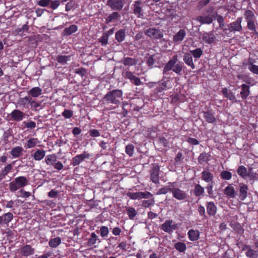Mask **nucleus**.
I'll return each instance as SVG.
<instances>
[{
	"mask_svg": "<svg viewBox=\"0 0 258 258\" xmlns=\"http://www.w3.org/2000/svg\"><path fill=\"white\" fill-rule=\"evenodd\" d=\"M126 195L132 200H140L142 199H150L148 200H144L141 204L142 207L148 208L150 206H153L155 204V200L153 197V195L149 191H140L136 192H128Z\"/></svg>",
	"mask_w": 258,
	"mask_h": 258,
	"instance_id": "f257e3e1",
	"label": "nucleus"
},
{
	"mask_svg": "<svg viewBox=\"0 0 258 258\" xmlns=\"http://www.w3.org/2000/svg\"><path fill=\"white\" fill-rule=\"evenodd\" d=\"M177 224L172 220H168L161 225V229L168 233H172L177 228Z\"/></svg>",
	"mask_w": 258,
	"mask_h": 258,
	"instance_id": "6e6552de",
	"label": "nucleus"
},
{
	"mask_svg": "<svg viewBox=\"0 0 258 258\" xmlns=\"http://www.w3.org/2000/svg\"><path fill=\"white\" fill-rule=\"evenodd\" d=\"M203 40L206 43L211 44L215 39V36L213 34L210 33H204L202 36Z\"/></svg>",
	"mask_w": 258,
	"mask_h": 258,
	"instance_id": "2f4dec72",
	"label": "nucleus"
},
{
	"mask_svg": "<svg viewBox=\"0 0 258 258\" xmlns=\"http://www.w3.org/2000/svg\"><path fill=\"white\" fill-rule=\"evenodd\" d=\"M127 214L130 219H133L137 215V212L135 208L128 207L126 208Z\"/></svg>",
	"mask_w": 258,
	"mask_h": 258,
	"instance_id": "a18cd8bd",
	"label": "nucleus"
},
{
	"mask_svg": "<svg viewBox=\"0 0 258 258\" xmlns=\"http://www.w3.org/2000/svg\"><path fill=\"white\" fill-rule=\"evenodd\" d=\"M123 76L128 79L130 81L136 86H140L142 84V82L140 78L135 76L133 73L130 71H125L123 73Z\"/></svg>",
	"mask_w": 258,
	"mask_h": 258,
	"instance_id": "f8f14e48",
	"label": "nucleus"
},
{
	"mask_svg": "<svg viewBox=\"0 0 258 258\" xmlns=\"http://www.w3.org/2000/svg\"><path fill=\"white\" fill-rule=\"evenodd\" d=\"M198 211L201 216H203L205 218H206V215L205 214V209L203 206L200 205L198 208Z\"/></svg>",
	"mask_w": 258,
	"mask_h": 258,
	"instance_id": "69168bd1",
	"label": "nucleus"
},
{
	"mask_svg": "<svg viewBox=\"0 0 258 258\" xmlns=\"http://www.w3.org/2000/svg\"><path fill=\"white\" fill-rule=\"evenodd\" d=\"M224 194L231 198H234L236 196L235 190L232 184H229L224 189Z\"/></svg>",
	"mask_w": 258,
	"mask_h": 258,
	"instance_id": "a878e982",
	"label": "nucleus"
},
{
	"mask_svg": "<svg viewBox=\"0 0 258 258\" xmlns=\"http://www.w3.org/2000/svg\"><path fill=\"white\" fill-rule=\"evenodd\" d=\"M29 27L27 25H24L22 27L19 28L15 30V33L17 35H21L23 34L24 32L28 31Z\"/></svg>",
	"mask_w": 258,
	"mask_h": 258,
	"instance_id": "09e8293b",
	"label": "nucleus"
},
{
	"mask_svg": "<svg viewBox=\"0 0 258 258\" xmlns=\"http://www.w3.org/2000/svg\"><path fill=\"white\" fill-rule=\"evenodd\" d=\"M222 179L224 180H230L232 177V173L228 171H223L220 173Z\"/></svg>",
	"mask_w": 258,
	"mask_h": 258,
	"instance_id": "49530a36",
	"label": "nucleus"
},
{
	"mask_svg": "<svg viewBox=\"0 0 258 258\" xmlns=\"http://www.w3.org/2000/svg\"><path fill=\"white\" fill-rule=\"evenodd\" d=\"M106 4L113 10L120 11L123 7V0H108Z\"/></svg>",
	"mask_w": 258,
	"mask_h": 258,
	"instance_id": "9d476101",
	"label": "nucleus"
},
{
	"mask_svg": "<svg viewBox=\"0 0 258 258\" xmlns=\"http://www.w3.org/2000/svg\"><path fill=\"white\" fill-rule=\"evenodd\" d=\"M89 133L90 136L92 137H97L100 136L99 132L95 129L90 130Z\"/></svg>",
	"mask_w": 258,
	"mask_h": 258,
	"instance_id": "e2e57ef3",
	"label": "nucleus"
},
{
	"mask_svg": "<svg viewBox=\"0 0 258 258\" xmlns=\"http://www.w3.org/2000/svg\"><path fill=\"white\" fill-rule=\"evenodd\" d=\"M23 124L28 128L33 129L36 127V123L34 121H30L29 122L24 121Z\"/></svg>",
	"mask_w": 258,
	"mask_h": 258,
	"instance_id": "052dcab7",
	"label": "nucleus"
},
{
	"mask_svg": "<svg viewBox=\"0 0 258 258\" xmlns=\"http://www.w3.org/2000/svg\"><path fill=\"white\" fill-rule=\"evenodd\" d=\"M185 35L186 32L184 30H179V31L173 36V42H177L182 41L185 37Z\"/></svg>",
	"mask_w": 258,
	"mask_h": 258,
	"instance_id": "bb28decb",
	"label": "nucleus"
},
{
	"mask_svg": "<svg viewBox=\"0 0 258 258\" xmlns=\"http://www.w3.org/2000/svg\"><path fill=\"white\" fill-rule=\"evenodd\" d=\"M125 152L130 156H132L134 152V146L132 144L127 145L125 148Z\"/></svg>",
	"mask_w": 258,
	"mask_h": 258,
	"instance_id": "3c124183",
	"label": "nucleus"
},
{
	"mask_svg": "<svg viewBox=\"0 0 258 258\" xmlns=\"http://www.w3.org/2000/svg\"><path fill=\"white\" fill-rule=\"evenodd\" d=\"M245 255L249 258H258V250L249 248L245 252Z\"/></svg>",
	"mask_w": 258,
	"mask_h": 258,
	"instance_id": "37998d69",
	"label": "nucleus"
},
{
	"mask_svg": "<svg viewBox=\"0 0 258 258\" xmlns=\"http://www.w3.org/2000/svg\"><path fill=\"white\" fill-rule=\"evenodd\" d=\"M97 236L95 233H92L90 238L88 240V245L89 246L93 245L96 242Z\"/></svg>",
	"mask_w": 258,
	"mask_h": 258,
	"instance_id": "8fccbe9b",
	"label": "nucleus"
},
{
	"mask_svg": "<svg viewBox=\"0 0 258 258\" xmlns=\"http://www.w3.org/2000/svg\"><path fill=\"white\" fill-rule=\"evenodd\" d=\"M242 18L241 17H238L236 20L227 25L228 30L233 33L236 32H241L242 30L241 26V22Z\"/></svg>",
	"mask_w": 258,
	"mask_h": 258,
	"instance_id": "1a4fd4ad",
	"label": "nucleus"
},
{
	"mask_svg": "<svg viewBox=\"0 0 258 258\" xmlns=\"http://www.w3.org/2000/svg\"><path fill=\"white\" fill-rule=\"evenodd\" d=\"M248 68L249 70H250L253 73L258 75V66H257L250 63L248 65Z\"/></svg>",
	"mask_w": 258,
	"mask_h": 258,
	"instance_id": "bf43d9fd",
	"label": "nucleus"
},
{
	"mask_svg": "<svg viewBox=\"0 0 258 258\" xmlns=\"http://www.w3.org/2000/svg\"><path fill=\"white\" fill-rule=\"evenodd\" d=\"M209 0H201L200 1L198 6V9L201 10L205 6L207 5L209 3Z\"/></svg>",
	"mask_w": 258,
	"mask_h": 258,
	"instance_id": "680f3d73",
	"label": "nucleus"
},
{
	"mask_svg": "<svg viewBox=\"0 0 258 258\" xmlns=\"http://www.w3.org/2000/svg\"><path fill=\"white\" fill-rule=\"evenodd\" d=\"M123 92L121 90L114 89L108 92L103 97L104 103L112 104L118 106L122 100Z\"/></svg>",
	"mask_w": 258,
	"mask_h": 258,
	"instance_id": "f03ea898",
	"label": "nucleus"
},
{
	"mask_svg": "<svg viewBox=\"0 0 258 258\" xmlns=\"http://www.w3.org/2000/svg\"><path fill=\"white\" fill-rule=\"evenodd\" d=\"M212 183H212V182H209L206 187V189L207 190L208 194L210 196H211L212 195H213V186Z\"/></svg>",
	"mask_w": 258,
	"mask_h": 258,
	"instance_id": "774afa93",
	"label": "nucleus"
},
{
	"mask_svg": "<svg viewBox=\"0 0 258 258\" xmlns=\"http://www.w3.org/2000/svg\"><path fill=\"white\" fill-rule=\"evenodd\" d=\"M144 7L143 3L140 1H137L134 2V4L132 5V10L133 11V13L136 15L138 18H144L145 17V13L144 12V10L143 9V7Z\"/></svg>",
	"mask_w": 258,
	"mask_h": 258,
	"instance_id": "39448f33",
	"label": "nucleus"
},
{
	"mask_svg": "<svg viewBox=\"0 0 258 258\" xmlns=\"http://www.w3.org/2000/svg\"><path fill=\"white\" fill-rule=\"evenodd\" d=\"M194 194L196 197L203 196L204 194V188L200 184H197L194 188Z\"/></svg>",
	"mask_w": 258,
	"mask_h": 258,
	"instance_id": "c9c22d12",
	"label": "nucleus"
},
{
	"mask_svg": "<svg viewBox=\"0 0 258 258\" xmlns=\"http://www.w3.org/2000/svg\"><path fill=\"white\" fill-rule=\"evenodd\" d=\"M177 55H175L165 64L163 70L164 74H167L168 72L172 71L178 75H181L184 64L181 62H177Z\"/></svg>",
	"mask_w": 258,
	"mask_h": 258,
	"instance_id": "7ed1b4c3",
	"label": "nucleus"
},
{
	"mask_svg": "<svg viewBox=\"0 0 258 258\" xmlns=\"http://www.w3.org/2000/svg\"><path fill=\"white\" fill-rule=\"evenodd\" d=\"M78 30V27L76 25H72L69 27L66 28L63 31L64 35L69 36L76 32Z\"/></svg>",
	"mask_w": 258,
	"mask_h": 258,
	"instance_id": "72a5a7b5",
	"label": "nucleus"
},
{
	"mask_svg": "<svg viewBox=\"0 0 258 258\" xmlns=\"http://www.w3.org/2000/svg\"><path fill=\"white\" fill-rule=\"evenodd\" d=\"M56 160V158L54 154L48 155L45 158V162L48 165H53Z\"/></svg>",
	"mask_w": 258,
	"mask_h": 258,
	"instance_id": "ea45409f",
	"label": "nucleus"
},
{
	"mask_svg": "<svg viewBox=\"0 0 258 258\" xmlns=\"http://www.w3.org/2000/svg\"><path fill=\"white\" fill-rule=\"evenodd\" d=\"M42 91V89L39 87H33L28 91V94L32 97H38L41 95Z\"/></svg>",
	"mask_w": 258,
	"mask_h": 258,
	"instance_id": "c756f323",
	"label": "nucleus"
},
{
	"mask_svg": "<svg viewBox=\"0 0 258 258\" xmlns=\"http://www.w3.org/2000/svg\"><path fill=\"white\" fill-rule=\"evenodd\" d=\"M239 198L241 201L244 200L247 196L248 187L247 186L243 183H240L239 185Z\"/></svg>",
	"mask_w": 258,
	"mask_h": 258,
	"instance_id": "dca6fc26",
	"label": "nucleus"
},
{
	"mask_svg": "<svg viewBox=\"0 0 258 258\" xmlns=\"http://www.w3.org/2000/svg\"><path fill=\"white\" fill-rule=\"evenodd\" d=\"M171 193L173 197L179 201H185L188 197L186 191H183L178 187H176L175 185L172 187Z\"/></svg>",
	"mask_w": 258,
	"mask_h": 258,
	"instance_id": "423d86ee",
	"label": "nucleus"
},
{
	"mask_svg": "<svg viewBox=\"0 0 258 258\" xmlns=\"http://www.w3.org/2000/svg\"><path fill=\"white\" fill-rule=\"evenodd\" d=\"M45 151L42 149H37L32 155L34 159L36 161H40L45 157Z\"/></svg>",
	"mask_w": 258,
	"mask_h": 258,
	"instance_id": "393cba45",
	"label": "nucleus"
},
{
	"mask_svg": "<svg viewBox=\"0 0 258 258\" xmlns=\"http://www.w3.org/2000/svg\"><path fill=\"white\" fill-rule=\"evenodd\" d=\"M206 208L208 214L211 216L215 215L217 212V207L212 202L206 203Z\"/></svg>",
	"mask_w": 258,
	"mask_h": 258,
	"instance_id": "412c9836",
	"label": "nucleus"
},
{
	"mask_svg": "<svg viewBox=\"0 0 258 258\" xmlns=\"http://www.w3.org/2000/svg\"><path fill=\"white\" fill-rule=\"evenodd\" d=\"M145 34L152 39H159L163 37L162 32L155 28H150L145 31Z\"/></svg>",
	"mask_w": 258,
	"mask_h": 258,
	"instance_id": "0eeeda50",
	"label": "nucleus"
},
{
	"mask_svg": "<svg viewBox=\"0 0 258 258\" xmlns=\"http://www.w3.org/2000/svg\"><path fill=\"white\" fill-rule=\"evenodd\" d=\"M160 168L158 165H154L150 170V179L154 183H158Z\"/></svg>",
	"mask_w": 258,
	"mask_h": 258,
	"instance_id": "ddd939ff",
	"label": "nucleus"
},
{
	"mask_svg": "<svg viewBox=\"0 0 258 258\" xmlns=\"http://www.w3.org/2000/svg\"><path fill=\"white\" fill-rule=\"evenodd\" d=\"M210 155L206 152L202 153L198 157L199 163L201 164L204 162H207L210 160Z\"/></svg>",
	"mask_w": 258,
	"mask_h": 258,
	"instance_id": "4c0bfd02",
	"label": "nucleus"
},
{
	"mask_svg": "<svg viewBox=\"0 0 258 258\" xmlns=\"http://www.w3.org/2000/svg\"><path fill=\"white\" fill-rule=\"evenodd\" d=\"M244 16L247 21L254 20V14L250 10L246 11L244 13Z\"/></svg>",
	"mask_w": 258,
	"mask_h": 258,
	"instance_id": "de8ad7c7",
	"label": "nucleus"
},
{
	"mask_svg": "<svg viewBox=\"0 0 258 258\" xmlns=\"http://www.w3.org/2000/svg\"><path fill=\"white\" fill-rule=\"evenodd\" d=\"M38 143H39L37 138H31L29 139L26 144V147L30 149L34 147Z\"/></svg>",
	"mask_w": 258,
	"mask_h": 258,
	"instance_id": "c03bdc74",
	"label": "nucleus"
},
{
	"mask_svg": "<svg viewBox=\"0 0 258 258\" xmlns=\"http://www.w3.org/2000/svg\"><path fill=\"white\" fill-rule=\"evenodd\" d=\"M91 155L89 153L84 151L82 154L78 155L73 158L72 165L74 166L79 165L85 159H89Z\"/></svg>",
	"mask_w": 258,
	"mask_h": 258,
	"instance_id": "9b49d317",
	"label": "nucleus"
},
{
	"mask_svg": "<svg viewBox=\"0 0 258 258\" xmlns=\"http://www.w3.org/2000/svg\"><path fill=\"white\" fill-rule=\"evenodd\" d=\"M215 18L214 15H201L197 17L195 20L199 22L201 24H210L212 23Z\"/></svg>",
	"mask_w": 258,
	"mask_h": 258,
	"instance_id": "4468645a",
	"label": "nucleus"
},
{
	"mask_svg": "<svg viewBox=\"0 0 258 258\" xmlns=\"http://www.w3.org/2000/svg\"><path fill=\"white\" fill-rule=\"evenodd\" d=\"M60 4L59 0H53L51 1L49 3V7L52 10H55L58 8Z\"/></svg>",
	"mask_w": 258,
	"mask_h": 258,
	"instance_id": "603ef678",
	"label": "nucleus"
},
{
	"mask_svg": "<svg viewBox=\"0 0 258 258\" xmlns=\"http://www.w3.org/2000/svg\"><path fill=\"white\" fill-rule=\"evenodd\" d=\"M23 151L24 149L22 147L17 146L11 150L10 154L13 158H17L22 155Z\"/></svg>",
	"mask_w": 258,
	"mask_h": 258,
	"instance_id": "4be33fe9",
	"label": "nucleus"
},
{
	"mask_svg": "<svg viewBox=\"0 0 258 258\" xmlns=\"http://www.w3.org/2000/svg\"><path fill=\"white\" fill-rule=\"evenodd\" d=\"M125 30L124 29H120L115 33V39L118 42H122L125 38Z\"/></svg>",
	"mask_w": 258,
	"mask_h": 258,
	"instance_id": "f704fd0d",
	"label": "nucleus"
},
{
	"mask_svg": "<svg viewBox=\"0 0 258 258\" xmlns=\"http://www.w3.org/2000/svg\"><path fill=\"white\" fill-rule=\"evenodd\" d=\"M240 95L242 100H245L250 94L249 86L243 84L240 86Z\"/></svg>",
	"mask_w": 258,
	"mask_h": 258,
	"instance_id": "f3484780",
	"label": "nucleus"
},
{
	"mask_svg": "<svg viewBox=\"0 0 258 258\" xmlns=\"http://www.w3.org/2000/svg\"><path fill=\"white\" fill-rule=\"evenodd\" d=\"M62 115L66 118H70L73 115V111L71 110L66 109L62 112Z\"/></svg>",
	"mask_w": 258,
	"mask_h": 258,
	"instance_id": "6e6d98bb",
	"label": "nucleus"
},
{
	"mask_svg": "<svg viewBox=\"0 0 258 258\" xmlns=\"http://www.w3.org/2000/svg\"><path fill=\"white\" fill-rule=\"evenodd\" d=\"M120 17V16L118 12H113L106 18V23L108 24L112 22H116Z\"/></svg>",
	"mask_w": 258,
	"mask_h": 258,
	"instance_id": "cd10ccee",
	"label": "nucleus"
},
{
	"mask_svg": "<svg viewBox=\"0 0 258 258\" xmlns=\"http://www.w3.org/2000/svg\"><path fill=\"white\" fill-rule=\"evenodd\" d=\"M10 115L13 120L20 121L24 119L25 114L19 109H15L11 113Z\"/></svg>",
	"mask_w": 258,
	"mask_h": 258,
	"instance_id": "2eb2a0df",
	"label": "nucleus"
},
{
	"mask_svg": "<svg viewBox=\"0 0 258 258\" xmlns=\"http://www.w3.org/2000/svg\"><path fill=\"white\" fill-rule=\"evenodd\" d=\"M203 53V51L200 48L190 50V54L191 55H192L194 58L197 59L200 58Z\"/></svg>",
	"mask_w": 258,
	"mask_h": 258,
	"instance_id": "a19ab883",
	"label": "nucleus"
},
{
	"mask_svg": "<svg viewBox=\"0 0 258 258\" xmlns=\"http://www.w3.org/2000/svg\"><path fill=\"white\" fill-rule=\"evenodd\" d=\"M34 249L30 245H25L21 248V253L24 256H28L33 254Z\"/></svg>",
	"mask_w": 258,
	"mask_h": 258,
	"instance_id": "a211bd4d",
	"label": "nucleus"
},
{
	"mask_svg": "<svg viewBox=\"0 0 258 258\" xmlns=\"http://www.w3.org/2000/svg\"><path fill=\"white\" fill-rule=\"evenodd\" d=\"M61 240L59 237L51 239L49 241V245L51 247L55 248L58 246L61 243Z\"/></svg>",
	"mask_w": 258,
	"mask_h": 258,
	"instance_id": "58836bf2",
	"label": "nucleus"
},
{
	"mask_svg": "<svg viewBox=\"0 0 258 258\" xmlns=\"http://www.w3.org/2000/svg\"><path fill=\"white\" fill-rule=\"evenodd\" d=\"M27 184V179L25 176H19L9 183V188L11 191L14 192Z\"/></svg>",
	"mask_w": 258,
	"mask_h": 258,
	"instance_id": "20e7f679",
	"label": "nucleus"
},
{
	"mask_svg": "<svg viewBox=\"0 0 258 258\" xmlns=\"http://www.w3.org/2000/svg\"><path fill=\"white\" fill-rule=\"evenodd\" d=\"M100 235L104 237L107 236L109 233L108 228L106 226H102L100 230Z\"/></svg>",
	"mask_w": 258,
	"mask_h": 258,
	"instance_id": "13d9d810",
	"label": "nucleus"
},
{
	"mask_svg": "<svg viewBox=\"0 0 258 258\" xmlns=\"http://www.w3.org/2000/svg\"><path fill=\"white\" fill-rule=\"evenodd\" d=\"M175 248L180 252H184L186 249V244L181 242H178L174 244Z\"/></svg>",
	"mask_w": 258,
	"mask_h": 258,
	"instance_id": "79ce46f5",
	"label": "nucleus"
},
{
	"mask_svg": "<svg viewBox=\"0 0 258 258\" xmlns=\"http://www.w3.org/2000/svg\"><path fill=\"white\" fill-rule=\"evenodd\" d=\"M108 34L104 33L103 36L100 38L99 42L101 43L103 45H106L108 43Z\"/></svg>",
	"mask_w": 258,
	"mask_h": 258,
	"instance_id": "5fc2aeb1",
	"label": "nucleus"
},
{
	"mask_svg": "<svg viewBox=\"0 0 258 258\" xmlns=\"http://www.w3.org/2000/svg\"><path fill=\"white\" fill-rule=\"evenodd\" d=\"M203 114L204 118L209 123H214L216 121V118L211 111H204Z\"/></svg>",
	"mask_w": 258,
	"mask_h": 258,
	"instance_id": "c85d7f7f",
	"label": "nucleus"
},
{
	"mask_svg": "<svg viewBox=\"0 0 258 258\" xmlns=\"http://www.w3.org/2000/svg\"><path fill=\"white\" fill-rule=\"evenodd\" d=\"M183 60L186 65L190 67L192 69L196 68L195 65L193 62L192 56L190 53H185L183 56Z\"/></svg>",
	"mask_w": 258,
	"mask_h": 258,
	"instance_id": "aec40b11",
	"label": "nucleus"
},
{
	"mask_svg": "<svg viewBox=\"0 0 258 258\" xmlns=\"http://www.w3.org/2000/svg\"><path fill=\"white\" fill-rule=\"evenodd\" d=\"M122 63L125 66H133L138 63V60L132 57H126L123 58Z\"/></svg>",
	"mask_w": 258,
	"mask_h": 258,
	"instance_id": "e433bc0d",
	"label": "nucleus"
},
{
	"mask_svg": "<svg viewBox=\"0 0 258 258\" xmlns=\"http://www.w3.org/2000/svg\"><path fill=\"white\" fill-rule=\"evenodd\" d=\"M222 92L224 97L227 98L228 99L230 100L232 102H237L236 96L234 94L227 88H223Z\"/></svg>",
	"mask_w": 258,
	"mask_h": 258,
	"instance_id": "6ab92c4d",
	"label": "nucleus"
},
{
	"mask_svg": "<svg viewBox=\"0 0 258 258\" xmlns=\"http://www.w3.org/2000/svg\"><path fill=\"white\" fill-rule=\"evenodd\" d=\"M176 182H169L168 185L164 186L163 187L160 188L158 191L157 192V195H165L167 194L168 192L170 191L171 192V189H172L173 186L175 185Z\"/></svg>",
	"mask_w": 258,
	"mask_h": 258,
	"instance_id": "5701e85b",
	"label": "nucleus"
},
{
	"mask_svg": "<svg viewBox=\"0 0 258 258\" xmlns=\"http://www.w3.org/2000/svg\"><path fill=\"white\" fill-rule=\"evenodd\" d=\"M75 5V3L72 1H70L68 3H67L66 5L65 10L67 12L70 11L71 9H72Z\"/></svg>",
	"mask_w": 258,
	"mask_h": 258,
	"instance_id": "0e129e2a",
	"label": "nucleus"
},
{
	"mask_svg": "<svg viewBox=\"0 0 258 258\" xmlns=\"http://www.w3.org/2000/svg\"><path fill=\"white\" fill-rule=\"evenodd\" d=\"M247 22V28L249 30L255 31V26L254 20L248 21Z\"/></svg>",
	"mask_w": 258,
	"mask_h": 258,
	"instance_id": "338daca9",
	"label": "nucleus"
},
{
	"mask_svg": "<svg viewBox=\"0 0 258 258\" xmlns=\"http://www.w3.org/2000/svg\"><path fill=\"white\" fill-rule=\"evenodd\" d=\"M237 174L244 179L247 177V173L248 171L245 167L243 165L239 166L237 169Z\"/></svg>",
	"mask_w": 258,
	"mask_h": 258,
	"instance_id": "473e14b6",
	"label": "nucleus"
},
{
	"mask_svg": "<svg viewBox=\"0 0 258 258\" xmlns=\"http://www.w3.org/2000/svg\"><path fill=\"white\" fill-rule=\"evenodd\" d=\"M13 168V165L12 164H8L2 170L3 172V175L6 176L7 175L10 171Z\"/></svg>",
	"mask_w": 258,
	"mask_h": 258,
	"instance_id": "4d7b16f0",
	"label": "nucleus"
},
{
	"mask_svg": "<svg viewBox=\"0 0 258 258\" xmlns=\"http://www.w3.org/2000/svg\"><path fill=\"white\" fill-rule=\"evenodd\" d=\"M187 234L188 238L191 241L197 240L199 238L200 233L197 230L190 229Z\"/></svg>",
	"mask_w": 258,
	"mask_h": 258,
	"instance_id": "7c9ffc66",
	"label": "nucleus"
},
{
	"mask_svg": "<svg viewBox=\"0 0 258 258\" xmlns=\"http://www.w3.org/2000/svg\"><path fill=\"white\" fill-rule=\"evenodd\" d=\"M69 56L66 55H58L56 58L57 61L62 64H64L67 63L68 58Z\"/></svg>",
	"mask_w": 258,
	"mask_h": 258,
	"instance_id": "864d4df0",
	"label": "nucleus"
},
{
	"mask_svg": "<svg viewBox=\"0 0 258 258\" xmlns=\"http://www.w3.org/2000/svg\"><path fill=\"white\" fill-rule=\"evenodd\" d=\"M202 179L207 183H213V175L207 170H204L202 172Z\"/></svg>",
	"mask_w": 258,
	"mask_h": 258,
	"instance_id": "b1692460",
	"label": "nucleus"
}]
</instances>
